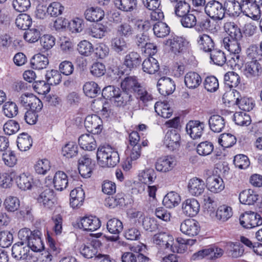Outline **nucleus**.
Segmentation results:
<instances>
[{"label": "nucleus", "instance_id": "nucleus-58", "mask_svg": "<svg viewBox=\"0 0 262 262\" xmlns=\"http://www.w3.org/2000/svg\"><path fill=\"white\" fill-rule=\"evenodd\" d=\"M235 103L241 110L247 112L252 110L254 106L252 100L246 97L237 98Z\"/></svg>", "mask_w": 262, "mask_h": 262}, {"label": "nucleus", "instance_id": "nucleus-51", "mask_svg": "<svg viewBox=\"0 0 262 262\" xmlns=\"http://www.w3.org/2000/svg\"><path fill=\"white\" fill-rule=\"evenodd\" d=\"M32 24V19L30 15L26 13L19 14L15 20L16 26L22 30H27Z\"/></svg>", "mask_w": 262, "mask_h": 262}, {"label": "nucleus", "instance_id": "nucleus-62", "mask_svg": "<svg viewBox=\"0 0 262 262\" xmlns=\"http://www.w3.org/2000/svg\"><path fill=\"white\" fill-rule=\"evenodd\" d=\"M238 41L230 39L229 37H225L223 39L225 48L231 54L240 52L241 48Z\"/></svg>", "mask_w": 262, "mask_h": 262}, {"label": "nucleus", "instance_id": "nucleus-26", "mask_svg": "<svg viewBox=\"0 0 262 262\" xmlns=\"http://www.w3.org/2000/svg\"><path fill=\"white\" fill-rule=\"evenodd\" d=\"M208 189L214 193H218L224 188L223 179L217 176H211L206 180V185Z\"/></svg>", "mask_w": 262, "mask_h": 262}, {"label": "nucleus", "instance_id": "nucleus-50", "mask_svg": "<svg viewBox=\"0 0 262 262\" xmlns=\"http://www.w3.org/2000/svg\"><path fill=\"white\" fill-rule=\"evenodd\" d=\"M214 149V145L211 142L205 141L201 142L196 146V152L200 155L206 156L212 153Z\"/></svg>", "mask_w": 262, "mask_h": 262}, {"label": "nucleus", "instance_id": "nucleus-18", "mask_svg": "<svg viewBox=\"0 0 262 262\" xmlns=\"http://www.w3.org/2000/svg\"><path fill=\"white\" fill-rule=\"evenodd\" d=\"M152 239L154 243L161 248L165 249H170L173 243L172 236L166 232L157 233L154 235Z\"/></svg>", "mask_w": 262, "mask_h": 262}, {"label": "nucleus", "instance_id": "nucleus-6", "mask_svg": "<svg viewBox=\"0 0 262 262\" xmlns=\"http://www.w3.org/2000/svg\"><path fill=\"white\" fill-rule=\"evenodd\" d=\"M206 14L214 20H221L225 16V10L222 4L216 1H211L205 7Z\"/></svg>", "mask_w": 262, "mask_h": 262}, {"label": "nucleus", "instance_id": "nucleus-42", "mask_svg": "<svg viewBox=\"0 0 262 262\" xmlns=\"http://www.w3.org/2000/svg\"><path fill=\"white\" fill-rule=\"evenodd\" d=\"M170 2L176 3L174 6V13L177 16L181 17L190 12V6L185 0H174Z\"/></svg>", "mask_w": 262, "mask_h": 262}, {"label": "nucleus", "instance_id": "nucleus-7", "mask_svg": "<svg viewBox=\"0 0 262 262\" xmlns=\"http://www.w3.org/2000/svg\"><path fill=\"white\" fill-rule=\"evenodd\" d=\"M37 200L40 206L48 209H52L56 202L54 191L49 188L44 189L39 194Z\"/></svg>", "mask_w": 262, "mask_h": 262}, {"label": "nucleus", "instance_id": "nucleus-60", "mask_svg": "<svg viewBox=\"0 0 262 262\" xmlns=\"http://www.w3.org/2000/svg\"><path fill=\"white\" fill-rule=\"evenodd\" d=\"M77 50L81 55L89 56L93 51V46L89 41L84 40L78 44Z\"/></svg>", "mask_w": 262, "mask_h": 262}, {"label": "nucleus", "instance_id": "nucleus-64", "mask_svg": "<svg viewBox=\"0 0 262 262\" xmlns=\"http://www.w3.org/2000/svg\"><path fill=\"white\" fill-rule=\"evenodd\" d=\"M3 129L6 134L11 135L19 130V124L14 120H9L4 125Z\"/></svg>", "mask_w": 262, "mask_h": 262}, {"label": "nucleus", "instance_id": "nucleus-23", "mask_svg": "<svg viewBox=\"0 0 262 262\" xmlns=\"http://www.w3.org/2000/svg\"><path fill=\"white\" fill-rule=\"evenodd\" d=\"M225 13L230 17H237L242 12L243 6L235 0H226L224 4Z\"/></svg>", "mask_w": 262, "mask_h": 262}, {"label": "nucleus", "instance_id": "nucleus-28", "mask_svg": "<svg viewBox=\"0 0 262 262\" xmlns=\"http://www.w3.org/2000/svg\"><path fill=\"white\" fill-rule=\"evenodd\" d=\"M70 198V205L72 207L79 208L83 204L85 193L81 188L78 187L71 191Z\"/></svg>", "mask_w": 262, "mask_h": 262}, {"label": "nucleus", "instance_id": "nucleus-10", "mask_svg": "<svg viewBox=\"0 0 262 262\" xmlns=\"http://www.w3.org/2000/svg\"><path fill=\"white\" fill-rule=\"evenodd\" d=\"M77 226L79 229L83 230L94 231L100 228L101 222L96 216H84L77 222Z\"/></svg>", "mask_w": 262, "mask_h": 262}, {"label": "nucleus", "instance_id": "nucleus-12", "mask_svg": "<svg viewBox=\"0 0 262 262\" xmlns=\"http://www.w3.org/2000/svg\"><path fill=\"white\" fill-rule=\"evenodd\" d=\"M30 249L26 243L20 241L13 245L12 255L16 260L27 259Z\"/></svg>", "mask_w": 262, "mask_h": 262}, {"label": "nucleus", "instance_id": "nucleus-40", "mask_svg": "<svg viewBox=\"0 0 262 262\" xmlns=\"http://www.w3.org/2000/svg\"><path fill=\"white\" fill-rule=\"evenodd\" d=\"M136 100H137V103L141 102L142 104H143L142 106H141L140 108H142L143 109L144 106H146L148 105V103L151 101L153 98L152 95L149 93L146 89L142 86L139 89H138V91L135 93Z\"/></svg>", "mask_w": 262, "mask_h": 262}, {"label": "nucleus", "instance_id": "nucleus-43", "mask_svg": "<svg viewBox=\"0 0 262 262\" xmlns=\"http://www.w3.org/2000/svg\"><path fill=\"white\" fill-rule=\"evenodd\" d=\"M49 64L48 58L41 54L35 55L31 59V65L32 68L41 70L46 68Z\"/></svg>", "mask_w": 262, "mask_h": 262}, {"label": "nucleus", "instance_id": "nucleus-5", "mask_svg": "<svg viewBox=\"0 0 262 262\" xmlns=\"http://www.w3.org/2000/svg\"><path fill=\"white\" fill-rule=\"evenodd\" d=\"M114 103L117 106H127L128 109L137 110L140 109V104H137V100L127 92L119 89V92L116 95Z\"/></svg>", "mask_w": 262, "mask_h": 262}, {"label": "nucleus", "instance_id": "nucleus-15", "mask_svg": "<svg viewBox=\"0 0 262 262\" xmlns=\"http://www.w3.org/2000/svg\"><path fill=\"white\" fill-rule=\"evenodd\" d=\"M181 137L176 129L168 130L165 137L164 144L170 150L173 151L180 146Z\"/></svg>", "mask_w": 262, "mask_h": 262}, {"label": "nucleus", "instance_id": "nucleus-47", "mask_svg": "<svg viewBox=\"0 0 262 262\" xmlns=\"http://www.w3.org/2000/svg\"><path fill=\"white\" fill-rule=\"evenodd\" d=\"M240 80L239 76L234 72H228L224 75V83L229 88L237 86Z\"/></svg>", "mask_w": 262, "mask_h": 262}, {"label": "nucleus", "instance_id": "nucleus-39", "mask_svg": "<svg viewBox=\"0 0 262 262\" xmlns=\"http://www.w3.org/2000/svg\"><path fill=\"white\" fill-rule=\"evenodd\" d=\"M181 201L179 194L174 192H168L163 200V204L168 208H172L177 206Z\"/></svg>", "mask_w": 262, "mask_h": 262}, {"label": "nucleus", "instance_id": "nucleus-19", "mask_svg": "<svg viewBox=\"0 0 262 262\" xmlns=\"http://www.w3.org/2000/svg\"><path fill=\"white\" fill-rule=\"evenodd\" d=\"M142 58L137 52L132 51L127 54L123 60V65L130 71L136 69L141 64Z\"/></svg>", "mask_w": 262, "mask_h": 262}, {"label": "nucleus", "instance_id": "nucleus-53", "mask_svg": "<svg viewBox=\"0 0 262 262\" xmlns=\"http://www.w3.org/2000/svg\"><path fill=\"white\" fill-rule=\"evenodd\" d=\"M210 59L214 64L220 66H223L227 60L223 51L214 49L210 52Z\"/></svg>", "mask_w": 262, "mask_h": 262}, {"label": "nucleus", "instance_id": "nucleus-30", "mask_svg": "<svg viewBox=\"0 0 262 262\" xmlns=\"http://www.w3.org/2000/svg\"><path fill=\"white\" fill-rule=\"evenodd\" d=\"M224 29L232 40H240L243 37L241 29L234 22L225 23L224 25Z\"/></svg>", "mask_w": 262, "mask_h": 262}, {"label": "nucleus", "instance_id": "nucleus-17", "mask_svg": "<svg viewBox=\"0 0 262 262\" xmlns=\"http://www.w3.org/2000/svg\"><path fill=\"white\" fill-rule=\"evenodd\" d=\"M176 164L174 158L171 156H166L159 158L155 164L157 170L166 172L171 170Z\"/></svg>", "mask_w": 262, "mask_h": 262}, {"label": "nucleus", "instance_id": "nucleus-36", "mask_svg": "<svg viewBox=\"0 0 262 262\" xmlns=\"http://www.w3.org/2000/svg\"><path fill=\"white\" fill-rule=\"evenodd\" d=\"M85 18L90 21H98L104 16V11L99 7H91L84 12Z\"/></svg>", "mask_w": 262, "mask_h": 262}, {"label": "nucleus", "instance_id": "nucleus-38", "mask_svg": "<svg viewBox=\"0 0 262 262\" xmlns=\"http://www.w3.org/2000/svg\"><path fill=\"white\" fill-rule=\"evenodd\" d=\"M143 71L149 74H154L159 70V64L155 58L149 57L145 59L142 64Z\"/></svg>", "mask_w": 262, "mask_h": 262}, {"label": "nucleus", "instance_id": "nucleus-3", "mask_svg": "<svg viewBox=\"0 0 262 262\" xmlns=\"http://www.w3.org/2000/svg\"><path fill=\"white\" fill-rule=\"evenodd\" d=\"M18 237L34 252H40L45 248L42 234L39 229L31 230L28 228H22L18 232Z\"/></svg>", "mask_w": 262, "mask_h": 262}, {"label": "nucleus", "instance_id": "nucleus-24", "mask_svg": "<svg viewBox=\"0 0 262 262\" xmlns=\"http://www.w3.org/2000/svg\"><path fill=\"white\" fill-rule=\"evenodd\" d=\"M121 86L122 90H124L128 93H135L142 85L139 83L137 77L134 76L125 77L121 82Z\"/></svg>", "mask_w": 262, "mask_h": 262}, {"label": "nucleus", "instance_id": "nucleus-21", "mask_svg": "<svg viewBox=\"0 0 262 262\" xmlns=\"http://www.w3.org/2000/svg\"><path fill=\"white\" fill-rule=\"evenodd\" d=\"M206 186L202 179L195 177L189 180L188 189L192 195L198 196L204 192Z\"/></svg>", "mask_w": 262, "mask_h": 262}, {"label": "nucleus", "instance_id": "nucleus-2", "mask_svg": "<svg viewBox=\"0 0 262 262\" xmlns=\"http://www.w3.org/2000/svg\"><path fill=\"white\" fill-rule=\"evenodd\" d=\"M180 21L183 27L194 28L198 32H206L213 29V23L206 17H200L197 11L192 10L181 17Z\"/></svg>", "mask_w": 262, "mask_h": 262}, {"label": "nucleus", "instance_id": "nucleus-48", "mask_svg": "<svg viewBox=\"0 0 262 262\" xmlns=\"http://www.w3.org/2000/svg\"><path fill=\"white\" fill-rule=\"evenodd\" d=\"M3 111L4 115L10 118L15 117L18 113L17 104L13 101H7L3 106Z\"/></svg>", "mask_w": 262, "mask_h": 262}, {"label": "nucleus", "instance_id": "nucleus-25", "mask_svg": "<svg viewBox=\"0 0 262 262\" xmlns=\"http://www.w3.org/2000/svg\"><path fill=\"white\" fill-rule=\"evenodd\" d=\"M93 135L85 134L79 137L78 143L81 148L88 151H92L96 148V141Z\"/></svg>", "mask_w": 262, "mask_h": 262}, {"label": "nucleus", "instance_id": "nucleus-29", "mask_svg": "<svg viewBox=\"0 0 262 262\" xmlns=\"http://www.w3.org/2000/svg\"><path fill=\"white\" fill-rule=\"evenodd\" d=\"M185 41L182 37L175 36L167 40L165 45L169 47L174 54L182 52L185 49Z\"/></svg>", "mask_w": 262, "mask_h": 262}, {"label": "nucleus", "instance_id": "nucleus-63", "mask_svg": "<svg viewBox=\"0 0 262 262\" xmlns=\"http://www.w3.org/2000/svg\"><path fill=\"white\" fill-rule=\"evenodd\" d=\"M62 152L64 156L71 158L77 155L78 146L74 142H69L62 148Z\"/></svg>", "mask_w": 262, "mask_h": 262}, {"label": "nucleus", "instance_id": "nucleus-11", "mask_svg": "<svg viewBox=\"0 0 262 262\" xmlns=\"http://www.w3.org/2000/svg\"><path fill=\"white\" fill-rule=\"evenodd\" d=\"M199 223L193 219L184 220L180 225V230L184 234L189 236L197 235L200 231Z\"/></svg>", "mask_w": 262, "mask_h": 262}, {"label": "nucleus", "instance_id": "nucleus-34", "mask_svg": "<svg viewBox=\"0 0 262 262\" xmlns=\"http://www.w3.org/2000/svg\"><path fill=\"white\" fill-rule=\"evenodd\" d=\"M184 82L188 88L194 89L200 85L202 82V78L196 72H189L185 76Z\"/></svg>", "mask_w": 262, "mask_h": 262}, {"label": "nucleus", "instance_id": "nucleus-14", "mask_svg": "<svg viewBox=\"0 0 262 262\" xmlns=\"http://www.w3.org/2000/svg\"><path fill=\"white\" fill-rule=\"evenodd\" d=\"M262 73V67L256 60L247 62L244 70V75L251 79H257Z\"/></svg>", "mask_w": 262, "mask_h": 262}, {"label": "nucleus", "instance_id": "nucleus-56", "mask_svg": "<svg viewBox=\"0 0 262 262\" xmlns=\"http://www.w3.org/2000/svg\"><path fill=\"white\" fill-rule=\"evenodd\" d=\"M4 204L8 211L14 212L19 208L20 202L17 197L9 196L6 198Z\"/></svg>", "mask_w": 262, "mask_h": 262}, {"label": "nucleus", "instance_id": "nucleus-55", "mask_svg": "<svg viewBox=\"0 0 262 262\" xmlns=\"http://www.w3.org/2000/svg\"><path fill=\"white\" fill-rule=\"evenodd\" d=\"M135 0H115V5L119 9L124 11H131L137 7Z\"/></svg>", "mask_w": 262, "mask_h": 262}, {"label": "nucleus", "instance_id": "nucleus-45", "mask_svg": "<svg viewBox=\"0 0 262 262\" xmlns=\"http://www.w3.org/2000/svg\"><path fill=\"white\" fill-rule=\"evenodd\" d=\"M33 178L31 175L25 173L21 174L16 179L18 187L21 190L30 189L33 186Z\"/></svg>", "mask_w": 262, "mask_h": 262}, {"label": "nucleus", "instance_id": "nucleus-4", "mask_svg": "<svg viewBox=\"0 0 262 262\" xmlns=\"http://www.w3.org/2000/svg\"><path fill=\"white\" fill-rule=\"evenodd\" d=\"M97 159L102 167H113L119 162L118 151L109 145H100L97 149Z\"/></svg>", "mask_w": 262, "mask_h": 262}, {"label": "nucleus", "instance_id": "nucleus-20", "mask_svg": "<svg viewBox=\"0 0 262 262\" xmlns=\"http://www.w3.org/2000/svg\"><path fill=\"white\" fill-rule=\"evenodd\" d=\"M182 211L188 216H194L200 210V204L195 199H188L183 203Z\"/></svg>", "mask_w": 262, "mask_h": 262}, {"label": "nucleus", "instance_id": "nucleus-33", "mask_svg": "<svg viewBox=\"0 0 262 262\" xmlns=\"http://www.w3.org/2000/svg\"><path fill=\"white\" fill-rule=\"evenodd\" d=\"M107 27L102 24L96 23L91 25L86 30L88 35L96 38H102L107 32Z\"/></svg>", "mask_w": 262, "mask_h": 262}, {"label": "nucleus", "instance_id": "nucleus-41", "mask_svg": "<svg viewBox=\"0 0 262 262\" xmlns=\"http://www.w3.org/2000/svg\"><path fill=\"white\" fill-rule=\"evenodd\" d=\"M242 6L245 11L248 13L247 15L250 17L257 16L260 14V8L262 7L261 5L252 4L248 1L242 0Z\"/></svg>", "mask_w": 262, "mask_h": 262}, {"label": "nucleus", "instance_id": "nucleus-61", "mask_svg": "<svg viewBox=\"0 0 262 262\" xmlns=\"http://www.w3.org/2000/svg\"><path fill=\"white\" fill-rule=\"evenodd\" d=\"M46 79L50 85H56L60 82L61 75L58 71L52 70L47 72Z\"/></svg>", "mask_w": 262, "mask_h": 262}, {"label": "nucleus", "instance_id": "nucleus-9", "mask_svg": "<svg viewBox=\"0 0 262 262\" xmlns=\"http://www.w3.org/2000/svg\"><path fill=\"white\" fill-rule=\"evenodd\" d=\"M205 124L199 120L189 121L186 124V130L193 139H198L201 137L204 133Z\"/></svg>", "mask_w": 262, "mask_h": 262}, {"label": "nucleus", "instance_id": "nucleus-46", "mask_svg": "<svg viewBox=\"0 0 262 262\" xmlns=\"http://www.w3.org/2000/svg\"><path fill=\"white\" fill-rule=\"evenodd\" d=\"M83 90L84 94L90 98H95L101 91L98 85L94 81L86 82L83 86Z\"/></svg>", "mask_w": 262, "mask_h": 262}, {"label": "nucleus", "instance_id": "nucleus-16", "mask_svg": "<svg viewBox=\"0 0 262 262\" xmlns=\"http://www.w3.org/2000/svg\"><path fill=\"white\" fill-rule=\"evenodd\" d=\"M157 88L161 95L167 96L173 92L175 90V84L171 78L164 77L158 80Z\"/></svg>", "mask_w": 262, "mask_h": 262}, {"label": "nucleus", "instance_id": "nucleus-52", "mask_svg": "<svg viewBox=\"0 0 262 262\" xmlns=\"http://www.w3.org/2000/svg\"><path fill=\"white\" fill-rule=\"evenodd\" d=\"M232 215V208L226 205L220 206L216 212V217L218 220L225 222Z\"/></svg>", "mask_w": 262, "mask_h": 262}, {"label": "nucleus", "instance_id": "nucleus-44", "mask_svg": "<svg viewBox=\"0 0 262 262\" xmlns=\"http://www.w3.org/2000/svg\"><path fill=\"white\" fill-rule=\"evenodd\" d=\"M32 139L28 134H20L17 139V145L21 151H27L32 146Z\"/></svg>", "mask_w": 262, "mask_h": 262}, {"label": "nucleus", "instance_id": "nucleus-35", "mask_svg": "<svg viewBox=\"0 0 262 262\" xmlns=\"http://www.w3.org/2000/svg\"><path fill=\"white\" fill-rule=\"evenodd\" d=\"M197 42L201 49L206 52H211L214 47L212 38L207 34L200 35L197 39Z\"/></svg>", "mask_w": 262, "mask_h": 262}, {"label": "nucleus", "instance_id": "nucleus-13", "mask_svg": "<svg viewBox=\"0 0 262 262\" xmlns=\"http://www.w3.org/2000/svg\"><path fill=\"white\" fill-rule=\"evenodd\" d=\"M94 164L92 162L91 159L88 155H84L78 160L79 173L83 178L91 177Z\"/></svg>", "mask_w": 262, "mask_h": 262}, {"label": "nucleus", "instance_id": "nucleus-49", "mask_svg": "<svg viewBox=\"0 0 262 262\" xmlns=\"http://www.w3.org/2000/svg\"><path fill=\"white\" fill-rule=\"evenodd\" d=\"M218 142L223 147L229 148L236 143V138L231 134L224 133L220 135Z\"/></svg>", "mask_w": 262, "mask_h": 262}, {"label": "nucleus", "instance_id": "nucleus-31", "mask_svg": "<svg viewBox=\"0 0 262 262\" xmlns=\"http://www.w3.org/2000/svg\"><path fill=\"white\" fill-rule=\"evenodd\" d=\"M112 49L117 54L122 55L128 50V45L124 38L117 37L113 38L111 41Z\"/></svg>", "mask_w": 262, "mask_h": 262}, {"label": "nucleus", "instance_id": "nucleus-37", "mask_svg": "<svg viewBox=\"0 0 262 262\" xmlns=\"http://www.w3.org/2000/svg\"><path fill=\"white\" fill-rule=\"evenodd\" d=\"M208 123L210 129L215 133L221 132L225 126L224 118L217 115L211 116L209 119Z\"/></svg>", "mask_w": 262, "mask_h": 262}, {"label": "nucleus", "instance_id": "nucleus-57", "mask_svg": "<svg viewBox=\"0 0 262 262\" xmlns=\"http://www.w3.org/2000/svg\"><path fill=\"white\" fill-rule=\"evenodd\" d=\"M235 123L240 126H248L250 124V117L245 112H236L234 115Z\"/></svg>", "mask_w": 262, "mask_h": 262}, {"label": "nucleus", "instance_id": "nucleus-22", "mask_svg": "<svg viewBox=\"0 0 262 262\" xmlns=\"http://www.w3.org/2000/svg\"><path fill=\"white\" fill-rule=\"evenodd\" d=\"M239 200L242 204L247 205H254L259 200V195L252 189H245L240 192Z\"/></svg>", "mask_w": 262, "mask_h": 262}, {"label": "nucleus", "instance_id": "nucleus-59", "mask_svg": "<svg viewBox=\"0 0 262 262\" xmlns=\"http://www.w3.org/2000/svg\"><path fill=\"white\" fill-rule=\"evenodd\" d=\"M124 204L123 194H117L115 197H108L105 200V206L114 208L118 206H122Z\"/></svg>", "mask_w": 262, "mask_h": 262}, {"label": "nucleus", "instance_id": "nucleus-1", "mask_svg": "<svg viewBox=\"0 0 262 262\" xmlns=\"http://www.w3.org/2000/svg\"><path fill=\"white\" fill-rule=\"evenodd\" d=\"M224 251L229 257L233 258L239 257L244 253V249L240 247L239 243L229 242L225 245L224 250L215 245H211L207 248L194 253L192 255V258L195 260L202 259L206 256H209L210 259H215L222 257Z\"/></svg>", "mask_w": 262, "mask_h": 262}, {"label": "nucleus", "instance_id": "nucleus-54", "mask_svg": "<svg viewBox=\"0 0 262 262\" xmlns=\"http://www.w3.org/2000/svg\"><path fill=\"white\" fill-rule=\"evenodd\" d=\"M153 31L158 37H164L169 34L170 28L166 23L160 21L154 25Z\"/></svg>", "mask_w": 262, "mask_h": 262}, {"label": "nucleus", "instance_id": "nucleus-32", "mask_svg": "<svg viewBox=\"0 0 262 262\" xmlns=\"http://www.w3.org/2000/svg\"><path fill=\"white\" fill-rule=\"evenodd\" d=\"M106 228L110 233L116 235L113 237V240L116 241L118 239L119 234L123 230V226L120 220L117 218H113L107 221Z\"/></svg>", "mask_w": 262, "mask_h": 262}, {"label": "nucleus", "instance_id": "nucleus-8", "mask_svg": "<svg viewBox=\"0 0 262 262\" xmlns=\"http://www.w3.org/2000/svg\"><path fill=\"white\" fill-rule=\"evenodd\" d=\"M84 126L92 134H98L102 129V121L97 115L88 116L84 120Z\"/></svg>", "mask_w": 262, "mask_h": 262}, {"label": "nucleus", "instance_id": "nucleus-27", "mask_svg": "<svg viewBox=\"0 0 262 262\" xmlns=\"http://www.w3.org/2000/svg\"><path fill=\"white\" fill-rule=\"evenodd\" d=\"M53 184L56 190H63L68 185V177L67 174L60 170L56 172L53 179Z\"/></svg>", "mask_w": 262, "mask_h": 262}]
</instances>
